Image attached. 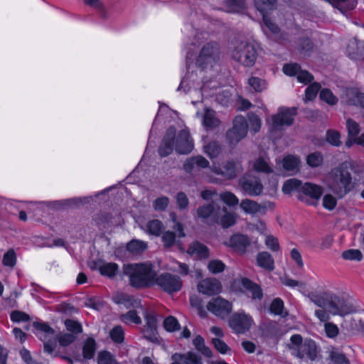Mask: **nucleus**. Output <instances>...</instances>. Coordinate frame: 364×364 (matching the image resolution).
<instances>
[{"label": "nucleus", "instance_id": "obj_1", "mask_svg": "<svg viewBox=\"0 0 364 364\" xmlns=\"http://www.w3.org/2000/svg\"><path fill=\"white\" fill-rule=\"evenodd\" d=\"M308 297L317 306L326 307L332 315L345 316L357 311V308L352 299L331 291L311 292L308 294Z\"/></svg>", "mask_w": 364, "mask_h": 364}, {"label": "nucleus", "instance_id": "obj_2", "mask_svg": "<svg viewBox=\"0 0 364 364\" xmlns=\"http://www.w3.org/2000/svg\"><path fill=\"white\" fill-rule=\"evenodd\" d=\"M123 274L129 277V284L134 288L143 289L155 284L156 273L151 264H125L123 267Z\"/></svg>", "mask_w": 364, "mask_h": 364}, {"label": "nucleus", "instance_id": "obj_3", "mask_svg": "<svg viewBox=\"0 0 364 364\" xmlns=\"http://www.w3.org/2000/svg\"><path fill=\"white\" fill-rule=\"evenodd\" d=\"M220 58V48L218 43L210 41L201 48L196 58V65L203 70H212Z\"/></svg>", "mask_w": 364, "mask_h": 364}, {"label": "nucleus", "instance_id": "obj_4", "mask_svg": "<svg viewBox=\"0 0 364 364\" xmlns=\"http://www.w3.org/2000/svg\"><path fill=\"white\" fill-rule=\"evenodd\" d=\"M232 58L247 67L252 66L257 59V51L255 46L247 41H235L231 50Z\"/></svg>", "mask_w": 364, "mask_h": 364}, {"label": "nucleus", "instance_id": "obj_5", "mask_svg": "<svg viewBox=\"0 0 364 364\" xmlns=\"http://www.w3.org/2000/svg\"><path fill=\"white\" fill-rule=\"evenodd\" d=\"M296 114L297 109L296 107H280L277 113L271 117V122H269L270 131H281L284 126H291Z\"/></svg>", "mask_w": 364, "mask_h": 364}, {"label": "nucleus", "instance_id": "obj_6", "mask_svg": "<svg viewBox=\"0 0 364 364\" xmlns=\"http://www.w3.org/2000/svg\"><path fill=\"white\" fill-rule=\"evenodd\" d=\"M351 179L347 168L341 166L336 171L331 188L339 197H343L351 189Z\"/></svg>", "mask_w": 364, "mask_h": 364}, {"label": "nucleus", "instance_id": "obj_7", "mask_svg": "<svg viewBox=\"0 0 364 364\" xmlns=\"http://www.w3.org/2000/svg\"><path fill=\"white\" fill-rule=\"evenodd\" d=\"M248 124L242 116H237L233 121V126L226 133V139L230 145H236L247 134Z\"/></svg>", "mask_w": 364, "mask_h": 364}, {"label": "nucleus", "instance_id": "obj_8", "mask_svg": "<svg viewBox=\"0 0 364 364\" xmlns=\"http://www.w3.org/2000/svg\"><path fill=\"white\" fill-rule=\"evenodd\" d=\"M173 228L176 232L167 230L163 232L161 240L165 248H171L176 245L178 249L182 252L184 251V247L180 241V238L184 237L186 234L183 230V226L181 223H176Z\"/></svg>", "mask_w": 364, "mask_h": 364}, {"label": "nucleus", "instance_id": "obj_9", "mask_svg": "<svg viewBox=\"0 0 364 364\" xmlns=\"http://www.w3.org/2000/svg\"><path fill=\"white\" fill-rule=\"evenodd\" d=\"M182 284V280L178 276L170 273H164L155 277V284L168 294L179 291Z\"/></svg>", "mask_w": 364, "mask_h": 364}, {"label": "nucleus", "instance_id": "obj_10", "mask_svg": "<svg viewBox=\"0 0 364 364\" xmlns=\"http://www.w3.org/2000/svg\"><path fill=\"white\" fill-rule=\"evenodd\" d=\"M241 190L250 196H259L263 193L264 187L261 181L255 176L245 174L239 179Z\"/></svg>", "mask_w": 364, "mask_h": 364}, {"label": "nucleus", "instance_id": "obj_11", "mask_svg": "<svg viewBox=\"0 0 364 364\" xmlns=\"http://www.w3.org/2000/svg\"><path fill=\"white\" fill-rule=\"evenodd\" d=\"M206 307L210 312L222 319L226 318L232 310V304L220 296L212 299Z\"/></svg>", "mask_w": 364, "mask_h": 364}, {"label": "nucleus", "instance_id": "obj_12", "mask_svg": "<svg viewBox=\"0 0 364 364\" xmlns=\"http://www.w3.org/2000/svg\"><path fill=\"white\" fill-rule=\"evenodd\" d=\"M252 321L245 313H234L228 319V326L235 333L243 334L250 329Z\"/></svg>", "mask_w": 364, "mask_h": 364}, {"label": "nucleus", "instance_id": "obj_13", "mask_svg": "<svg viewBox=\"0 0 364 364\" xmlns=\"http://www.w3.org/2000/svg\"><path fill=\"white\" fill-rule=\"evenodd\" d=\"M33 327L45 333L43 337H41V340L44 342V350L48 353H52L55 347V341H52L51 338H54L55 331L45 323L33 322Z\"/></svg>", "mask_w": 364, "mask_h": 364}, {"label": "nucleus", "instance_id": "obj_14", "mask_svg": "<svg viewBox=\"0 0 364 364\" xmlns=\"http://www.w3.org/2000/svg\"><path fill=\"white\" fill-rule=\"evenodd\" d=\"M193 148V140L187 129H182L178 134L176 141V151L181 154H189Z\"/></svg>", "mask_w": 364, "mask_h": 364}, {"label": "nucleus", "instance_id": "obj_15", "mask_svg": "<svg viewBox=\"0 0 364 364\" xmlns=\"http://www.w3.org/2000/svg\"><path fill=\"white\" fill-rule=\"evenodd\" d=\"M221 288V283L215 278H206L198 284V291L208 296L219 294Z\"/></svg>", "mask_w": 364, "mask_h": 364}, {"label": "nucleus", "instance_id": "obj_16", "mask_svg": "<svg viewBox=\"0 0 364 364\" xmlns=\"http://www.w3.org/2000/svg\"><path fill=\"white\" fill-rule=\"evenodd\" d=\"M296 355L299 358L306 357L311 361L315 360L318 355V349L315 342L311 339H306L297 349Z\"/></svg>", "mask_w": 364, "mask_h": 364}, {"label": "nucleus", "instance_id": "obj_17", "mask_svg": "<svg viewBox=\"0 0 364 364\" xmlns=\"http://www.w3.org/2000/svg\"><path fill=\"white\" fill-rule=\"evenodd\" d=\"M175 136L176 129L173 127H170L166 131L162 143L159 148V154L161 157H166L172 153Z\"/></svg>", "mask_w": 364, "mask_h": 364}, {"label": "nucleus", "instance_id": "obj_18", "mask_svg": "<svg viewBox=\"0 0 364 364\" xmlns=\"http://www.w3.org/2000/svg\"><path fill=\"white\" fill-rule=\"evenodd\" d=\"M197 214L198 216L202 219L205 220L210 218L212 223H218L220 208L215 207L213 204H206L198 208Z\"/></svg>", "mask_w": 364, "mask_h": 364}, {"label": "nucleus", "instance_id": "obj_19", "mask_svg": "<svg viewBox=\"0 0 364 364\" xmlns=\"http://www.w3.org/2000/svg\"><path fill=\"white\" fill-rule=\"evenodd\" d=\"M243 171V168L239 161L229 160L223 166V177L227 180L235 178Z\"/></svg>", "mask_w": 364, "mask_h": 364}, {"label": "nucleus", "instance_id": "obj_20", "mask_svg": "<svg viewBox=\"0 0 364 364\" xmlns=\"http://www.w3.org/2000/svg\"><path fill=\"white\" fill-rule=\"evenodd\" d=\"M301 191L306 195L311 197V200H306V202L312 205H316L317 200L320 198L323 193V188L317 185L306 183L301 187Z\"/></svg>", "mask_w": 364, "mask_h": 364}, {"label": "nucleus", "instance_id": "obj_21", "mask_svg": "<svg viewBox=\"0 0 364 364\" xmlns=\"http://www.w3.org/2000/svg\"><path fill=\"white\" fill-rule=\"evenodd\" d=\"M342 326L350 334L362 333L364 335V321L358 316L345 320Z\"/></svg>", "mask_w": 364, "mask_h": 364}, {"label": "nucleus", "instance_id": "obj_22", "mask_svg": "<svg viewBox=\"0 0 364 364\" xmlns=\"http://www.w3.org/2000/svg\"><path fill=\"white\" fill-rule=\"evenodd\" d=\"M250 245V240L245 235L235 234L230 239V246L240 254H244Z\"/></svg>", "mask_w": 364, "mask_h": 364}, {"label": "nucleus", "instance_id": "obj_23", "mask_svg": "<svg viewBox=\"0 0 364 364\" xmlns=\"http://www.w3.org/2000/svg\"><path fill=\"white\" fill-rule=\"evenodd\" d=\"M240 208L248 214L262 213L265 214L267 205L265 203L259 204L251 199H244L240 203Z\"/></svg>", "mask_w": 364, "mask_h": 364}, {"label": "nucleus", "instance_id": "obj_24", "mask_svg": "<svg viewBox=\"0 0 364 364\" xmlns=\"http://www.w3.org/2000/svg\"><path fill=\"white\" fill-rule=\"evenodd\" d=\"M209 161L203 156L198 155L192 156L186 160L183 164V169L188 172H191L195 166L200 168H205L209 166Z\"/></svg>", "mask_w": 364, "mask_h": 364}, {"label": "nucleus", "instance_id": "obj_25", "mask_svg": "<svg viewBox=\"0 0 364 364\" xmlns=\"http://www.w3.org/2000/svg\"><path fill=\"white\" fill-rule=\"evenodd\" d=\"M187 252L191 256L199 259H207L209 257V249L198 241L193 242L189 245Z\"/></svg>", "mask_w": 364, "mask_h": 364}, {"label": "nucleus", "instance_id": "obj_26", "mask_svg": "<svg viewBox=\"0 0 364 364\" xmlns=\"http://www.w3.org/2000/svg\"><path fill=\"white\" fill-rule=\"evenodd\" d=\"M241 284L242 287L251 294L252 299L261 300L262 299V290L258 284L247 278L241 279Z\"/></svg>", "mask_w": 364, "mask_h": 364}, {"label": "nucleus", "instance_id": "obj_27", "mask_svg": "<svg viewBox=\"0 0 364 364\" xmlns=\"http://www.w3.org/2000/svg\"><path fill=\"white\" fill-rule=\"evenodd\" d=\"M266 10H264L262 13L263 14V21L264 25L269 29V31L273 34V38L275 39V41L282 42L283 41H287L288 38L287 34L284 32L281 31L280 28L274 23L269 18H268L264 15V11Z\"/></svg>", "mask_w": 364, "mask_h": 364}, {"label": "nucleus", "instance_id": "obj_28", "mask_svg": "<svg viewBox=\"0 0 364 364\" xmlns=\"http://www.w3.org/2000/svg\"><path fill=\"white\" fill-rule=\"evenodd\" d=\"M346 104L348 105H360L364 109V93L360 92L357 89H349L346 92ZM364 117V113L363 114Z\"/></svg>", "mask_w": 364, "mask_h": 364}, {"label": "nucleus", "instance_id": "obj_29", "mask_svg": "<svg viewBox=\"0 0 364 364\" xmlns=\"http://www.w3.org/2000/svg\"><path fill=\"white\" fill-rule=\"evenodd\" d=\"M282 168L285 171L291 173H296L299 170L301 161L299 157L294 155H287L281 161Z\"/></svg>", "mask_w": 364, "mask_h": 364}, {"label": "nucleus", "instance_id": "obj_30", "mask_svg": "<svg viewBox=\"0 0 364 364\" xmlns=\"http://www.w3.org/2000/svg\"><path fill=\"white\" fill-rule=\"evenodd\" d=\"M171 360H180L182 364H202L201 357L191 351L184 354L176 353Z\"/></svg>", "mask_w": 364, "mask_h": 364}, {"label": "nucleus", "instance_id": "obj_31", "mask_svg": "<svg viewBox=\"0 0 364 364\" xmlns=\"http://www.w3.org/2000/svg\"><path fill=\"white\" fill-rule=\"evenodd\" d=\"M257 264L268 271L274 269V261L272 255L267 252H262L257 255Z\"/></svg>", "mask_w": 364, "mask_h": 364}, {"label": "nucleus", "instance_id": "obj_32", "mask_svg": "<svg viewBox=\"0 0 364 364\" xmlns=\"http://www.w3.org/2000/svg\"><path fill=\"white\" fill-rule=\"evenodd\" d=\"M203 151L210 159H215L222 151V146L218 141H210L203 146Z\"/></svg>", "mask_w": 364, "mask_h": 364}, {"label": "nucleus", "instance_id": "obj_33", "mask_svg": "<svg viewBox=\"0 0 364 364\" xmlns=\"http://www.w3.org/2000/svg\"><path fill=\"white\" fill-rule=\"evenodd\" d=\"M96 350V343L92 338H88L84 343L82 348L83 357L85 359H91L94 357Z\"/></svg>", "mask_w": 364, "mask_h": 364}, {"label": "nucleus", "instance_id": "obj_34", "mask_svg": "<svg viewBox=\"0 0 364 364\" xmlns=\"http://www.w3.org/2000/svg\"><path fill=\"white\" fill-rule=\"evenodd\" d=\"M193 343L196 350L200 352L203 355L208 358L212 357V351L208 347L205 346V341L201 336L198 335L196 336L193 341Z\"/></svg>", "mask_w": 364, "mask_h": 364}, {"label": "nucleus", "instance_id": "obj_35", "mask_svg": "<svg viewBox=\"0 0 364 364\" xmlns=\"http://www.w3.org/2000/svg\"><path fill=\"white\" fill-rule=\"evenodd\" d=\"M147 247V245L141 240H132L127 245V250L134 255L143 252Z\"/></svg>", "mask_w": 364, "mask_h": 364}, {"label": "nucleus", "instance_id": "obj_36", "mask_svg": "<svg viewBox=\"0 0 364 364\" xmlns=\"http://www.w3.org/2000/svg\"><path fill=\"white\" fill-rule=\"evenodd\" d=\"M99 270L102 275L112 278L118 272L119 267L116 263H105L99 267Z\"/></svg>", "mask_w": 364, "mask_h": 364}, {"label": "nucleus", "instance_id": "obj_37", "mask_svg": "<svg viewBox=\"0 0 364 364\" xmlns=\"http://www.w3.org/2000/svg\"><path fill=\"white\" fill-rule=\"evenodd\" d=\"M253 168L257 172H261L264 173H273V169L269 166L267 161L262 157H259L255 160L253 164Z\"/></svg>", "mask_w": 364, "mask_h": 364}, {"label": "nucleus", "instance_id": "obj_38", "mask_svg": "<svg viewBox=\"0 0 364 364\" xmlns=\"http://www.w3.org/2000/svg\"><path fill=\"white\" fill-rule=\"evenodd\" d=\"M221 215L220 223L223 228H227L235 223V216L232 213H227V209L224 208L223 209H220V214L219 217Z\"/></svg>", "mask_w": 364, "mask_h": 364}, {"label": "nucleus", "instance_id": "obj_39", "mask_svg": "<svg viewBox=\"0 0 364 364\" xmlns=\"http://www.w3.org/2000/svg\"><path fill=\"white\" fill-rule=\"evenodd\" d=\"M346 127L348 137L355 141L358 137V135L360 131L359 124L352 119H348L346 121Z\"/></svg>", "mask_w": 364, "mask_h": 364}, {"label": "nucleus", "instance_id": "obj_40", "mask_svg": "<svg viewBox=\"0 0 364 364\" xmlns=\"http://www.w3.org/2000/svg\"><path fill=\"white\" fill-rule=\"evenodd\" d=\"M301 181L296 178H290L284 182L282 186V191L285 194H289L294 191L298 190L299 188L301 189Z\"/></svg>", "mask_w": 364, "mask_h": 364}, {"label": "nucleus", "instance_id": "obj_41", "mask_svg": "<svg viewBox=\"0 0 364 364\" xmlns=\"http://www.w3.org/2000/svg\"><path fill=\"white\" fill-rule=\"evenodd\" d=\"M203 123L205 127L213 129L219 125V120L213 111L208 109L204 114Z\"/></svg>", "mask_w": 364, "mask_h": 364}, {"label": "nucleus", "instance_id": "obj_42", "mask_svg": "<svg viewBox=\"0 0 364 364\" xmlns=\"http://www.w3.org/2000/svg\"><path fill=\"white\" fill-rule=\"evenodd\" d=\"M341 257L345 260L360 262L363 259V254L359 250L349 249L342 252Z\"/></svg>", "mask_w": 364, "mask_h": 364}, {"label": "nucleus", "instance_id": "obj_43", "mask_svg": "<svg viewBox=\"0 0 364 364\" xmlns=\"http://www.w3.org/2000/svg\"><path fill=\"white\" fill-rule=\"evenodd\" d=\"M147 230L149 234L159 236L164 229L163 223L159 220H152L147 223Z\"/></svg>", "mask_w": 364, "mask_h": 364}, {"label": "nucleus", "instance_id": "obj_44", "mask_svg": "<svg viewBox=\"0 0 364 364\" xmlns=\"http://www.w3.org/2000/svg\"><path fill=\"white\" fill-rule=\"evenodd\" d=\"M120 319L125 323H134L139 324L141 323V318L138 316L136 310H130L127 313L122 314L120 316Z\"/></svg>", "mask_w": 364, "mask_h": 364}, {"label": "nucleus", "instance_id": "obj_45", "mask_svg": "<svg viewBox=\"0 0 364 364\" xmlns=\"http://www.w3.org/2000/svg\"><path fill=\"white\" fill-rule=\"evenodd\" d=\"M97 364H119L114 356L107 350L101 351L97 355Z\"/></svg>", "mask_w": 364, "mask_h": 364}, {"label": "nucleus", "instance_id": "obj_46", "mask_svg": "<svg viewBox=\"0 0 364 364\" xmlns=\"http://www.w3.org/2000/svg\"><path fill=\"white\" fill-rule=\"evenodd\" d=\"M321 89V85L318 82L311 83L305 92V100L311 101L313 100L317 95L318 92Z\"/></svg>", "mask_w": 364, "mask_h": 364}, {"label": "nucleus", "instance_id": "obj_47", "mask_svg": "<svg viewBox=\"0 0 364 364\" xmlns=\"http://www.w3.org/2000/svg\"><path fill=\"white\" fill-rule=\"evenodd\" d=\"M323 156L319 152L310 154L306 158V163L311 167H318L323 163Z\"/></svg>", "mask_w": 364, "mask_h": 364}, {"label": "nucleus", "instance_id": "obj_48", "mask_svg": "<svg viewBox=\"0 0 364 364\" xmlns=\"http://www.w3.org/2000/svg\"><path fill=\"white\" fill-rule=\"evenodd\" d=\"M320 98L331 105H334L337 103L338 99L333 95L332 92L328 89H323L320 92Z\"/></svg>", "mask_w": 364, "mask_h": 364}, {"label": "nucleus", "instance_id": "obj_49", "mask_svg": "<svg viewBox=\"0 0 364 364\" xmlns=\"http://www.w3.org/2000/svg\"><path fill=\"white\" fill-rule=\"evenodd\" d=\"M220 198L225 203L230 206H234L239 203L238 198L231 192L226 191L221 193Z\"/></svg>", "mask_w": 364, "mask_h": 364}, {"label": "nucleus", "instance_id": "obj_50", "mask_svg": "<svg viewBox=\"0 0 364 364\" xmlns=\"http://www.w3.org/2000/svg\"><path fill=\"white\" fill-rule=\"evenodd\" d=\"M16 262V255L14 249H9L4 255L2 263L4 266L13 267Z\"/></svg>", "mask_w": 364, "mask_h": 364}, {"label": "nucleus", "instance_id": "obj_51", "mask_svg": "<svg viewBox=\"0 0 364 364\" xmlns=\"http://www.w3.org/2000/svg\"><path fill=\"white\" fill-rule=\"evenodd\" d=\"M56 339L61 346L65 347L76 340V336L72 333H60L57 336Z\"/></svg>", "mask_w": 364, "mask_h": 364}, {"label": "nucleus", "instance_id": "obj_52", "mask_svg": "<svg viewBox=\"0 0 364 364\" xmlns=\"http://www.w3.org/2000/svg\"><path fill=\"white\" fill-rule=\"evenodd\" d=\"M248 125L254 133L258 132L261 127V119L254 113L248 114Z\"/></svg>", "mask_w": 364, "mask_h": 364}, {"label": "nucleus", "instance_id": "obj_53", "mask_svg": "<svg viewBox=\"0 0 364 364\" xmlns=\"http://www.w3.org/2000/svg\"><path fill=\"white\" fill-rule=\"evenodd\" d=\"M164 326L168 331L173 332L180 328V325L177 319L172 316H168L164 321Z\"/></svg>", "mask_w": 364, "mask_h": 364}, {"label": "nucleus", "instance_id": "obj_54", "mask_svg": "<svg viewBox=\"0 0 364 364\" xmlns=\"http://www.w3.org/2000/svg\"><path fill=\"white\" fill-rule=\"evenodd\" d=\"M340 133L336 130H328L326 133V141L333 146H339L341 144Z\"/></svg>", "mask_w": 364, "mask_h": 364}, {"label": "nucleus", "instance_id": "obj_55", "mask_svg": "<svg viewBox=\"0 0 364 364\" xmlns=\"http://www.w3.org/2000/svg\"><path fill=\"white\" fill-rule=\"evenodd\" d=\"M283 301L280 299L277 298L273 300L270 306V310L274 314L280 315L282 317H284L287 314L283 312Z\"/></svg>", "mask_w": 364, "mask_h": 364}, {"label": "nucleus", "instance_id": "obj_56", "mask_svg": "<svg viewBox=\"0 0 364 364\" xmlns=\"http://www.w3.org/2000/svg\"><path fill=\"white\" fill-rule=\"evenodd\" d=\"M329 358L333 364H350L346 355L337 351L331 352Z\"/></svg>", "mask_w": 364, "mask_h": 364}, {"label": "nucleus", "instance_id": "obj_57", "mask_svg": "<svg viewBox=\"0 0 364 364\" xmlns=\"http://www.w3.org/2000/svg\"><path fill=\"white\" fill-rule=\"evenodd\" d=\"M258 10L263 12L264 10L273 9L275 7L277 0H255Z\"/></svg>", "mask_w": 364, "mask_h": 364}, {"label": "nucleus", "instance_id": "obj_58", "mask_svg": "<svg viewBox=\"0 0 364 364\" xmlns=\"http://www.w3.org/2000/svg\"><path fill=\"white\" fill-rule=\"evenodd\" d=\"M110 336L115 343H121L124 341V331L119 326H117L110 331Z\"/></svg>", "mask_w": 364, "mask_h": 364}, {"label": "nucleus", "instance_id": "obj_59", "mask_svg": "<svg viewBox=\"0 0 364 364\" xmlns=\"http://www.w3.org/2000/svg\"><path fill=\"white\" fill-rule=\"evenodd\" d=\"M225 264L218 259L211 260L209 262L208 268L213 274L222 272L225 269Z\"/></svg>", "mask_w": 364, "mask_h": 364}, {"label": "nucleus", "instance_id": "obj_60", "mask_svg": "<svg viewBox=\"0 0 364 364\" xmlns=\"http://www.w3.org/2000/svg\"><path fill=\"white\" fill-rule=\"evenodd\" d=\"M169 203V199L166 196H162L156 198L154 203L153 206L155 210L164 211L167 208Z\"/></svg>", "mask_w": 364, "mask_h": 364}, {"label": "nucleus", "instance_id": "obj_61", "mask_svg": "<svg viewBox=\"0 0 364 364\" xmlns=\"http://www.w3.org/2000/svg\"><path fill=\"white\" fill-rule=\"evenodd\" d=\"M300 70L301 66L297 63H287L283 66L284 73L289 76H297Z\"/></svg>", "mask_w": 364, "mask_h": 364}, {"label": "nucleus", "instance_id": "obj_62", "mask_svg": "<svg viewBox=\"0 0 364 364\" xmlns=\"http://www.w3.org/2000/svg\"><path fill=\"white\" fill-rule=\"evenodd\" d=\"M65 325L68 331L72 332V334H77L82 332V326L80 324L75 321L67 319L65 321Z\"/></svg>", "mask_w": 364, "mask_h": 364}, {"label": "nucleus", "instance_id": "obj_63", "mask_svg": "<svg viewBox=\"0 0 364 364\" xmlns=\"http://www.w3.org/2000/svg\"><path fill=\"white\" fill-rule=\"evenodd\" d=\"M249 85L256 92H261L265 87L264 80L256 77H252L249 79Z\"/></svg>", "mask_w": 364, "mask_h": 364}, {"label": "nucleus", "instance_id": "obj_64", "mask_svg": "<svg viewBox=\"0 0 364 364\" xmlns=\"http://www.w3.org/2000/svg\"><path fill=\"white\" fill-rule=\"evenodd\" d=\"M212 343L214 348L220 353L225 354L230 350L228 345L220 338H213Z\"/></svg>", "mask_w": 364, "mask_h": 364}]
</instances>
